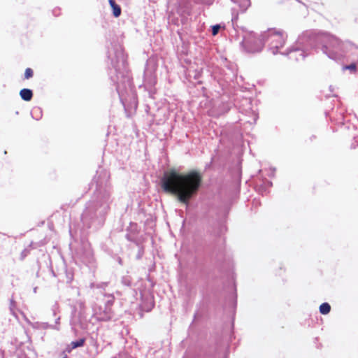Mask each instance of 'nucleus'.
Returning <instances> with one entry per match:
<instances>
[{
	"mask_svg": "<svg viewBox=\"0 0 358 358\" xmlns=\"http://www.w3.org/2000/svg\"><path fill=\"white\" fill-rule=\"evenodd\" d=\"M220 29V24H215L212 27V34L213 36H215L218 34L219 30Z\"/></svg>",
	"mask_w": 358,
	"mask_h": 358,
	"instance_id": "21",
	"label": "nucleus"
},
{
	"mask_svg": "<svg viewBox=\"0 0 358 358\" xmlns=\"http://www.w3.org/2000/svg\"><path fill=\"white\" fill-rule=\"evenodd\" d=\"M52 310L53 315L55 316L57 315V311L59 310V306L57 303L52 306Z\"/></svg>",
	"mask_w": 358,
	"mask_h": 358,
	"instance_id": "24",
	"label": "nucleus"
},
{
	"mask_svg": "<svg viewBox=\"0 0 358 358\" xmlns=\"http://www.w3.org/2000/svg\"><path fill=\"white\" fill-rule=\"evenodd\" d=\"M24 320H25L26 322L34 329H37V330H45V329H56V330L59 329V328H58L57 327L54 326L52 324H50L48 322H32L26 317H24Z\"/></svg>",
	"mask_w": 358,
	"mask_h": 358,
	"instance_id": "9",
	"label": "nucleus"
},
{
	"mask_svg": "<svg viewBox=\"0 0 358 358\" xmlns=\"http://www.w3.org/2000/svg\"><path fill=\"white\" fill-rule=\"evenodd\" d=\"M85 251L80 255V257L84 263H90L93 260V252L90 245L88 243L84 245Z\"/></svg>",
	"mask_w": 358,
	"mask_h": 358,
	"instance_id": "10",
	"label": "nucleus"
},
{
	"mask_svg": "<svg viewBox=\"0 0 358 358\" xmlns=\"http://www.w3.org/2000/svg\"><path fill=\"white\" fill-rule=\"evenodd\" d=\"M108 54L111 65L108 73L110 79L115 85L120 100L122 101L125 94L132 92V82L127 69V57L120 45H113Z\"/></svg>",
	"mask_w": 358,
	"mask_h": 358,
	"instance_id": "4",
	"label": "nucleus"
},
{
	"mask_svg": "<svg viewBox=\"0 0 358 358\" xmlns=\"http://www.w3.org/2000/svg\"><path fill=\"white\" fill-rule=\"evenodd\" d=\"M201 183V176L196 171L181 174L174 170L165 172L161 179V187L166 192L176 196L178 200L189 205V200L197 193Z\"/></svg>",
	"mask_w": 358,
	"mask_h": 358,
	"instance_id": "3",
	"label": "nucleus"
},
{
	"mask_svg": "<svg viewBox=\"0 0 358 358\" xmlns=\"http://www.w3.org/2000/svg\"><path fill=\"white\" fill-rule=\"evenodd\" d=\"M32 117L36 120H38L42 117V110L40 108H34L31 113Z\"/></svg>",
	"mask_w": 358,
	"mask_h": 358,
	"instance_id": "16",
	"label": "nucleus"
},
{
	"mask_svg": "<svg viewBox=\"0 0 358 358\" xmlns=\"http://www.w3.org/2000/svg\"><path fill=\"white\" fill-rule=\"evenodd\" d=\"M331 310V306L328 303H323L320 306V312L321 314H328Z\"/></svg>",
	"mask_w": 358,
	"mask_h": 358,
	"instance_id": "17",
	"label": "nucleus"
},
{
	"mask_svg": "<svg viewBox=\"0 0 358 358\" xmlns=\"http://www.w3.org/2000/svg\"><path fill=\"white\" fill-rule=\"evenodd\" d=\"M118 262L120 264H122V259L120 258L118 259Z\"/></svg>",
	"mask_w": 358,
	"mask_h": 358,
	"instance_id": "27",
	"label": "nucleus"
},
{
	"mask_svg": "<svg viewBox=\"0 0 358 358\" xmlns=\"http://www.w3.org/2000/svg\"><path fill=\"white\" fill-rule=\"evenodd\" d=\"M157 70V64L151 61H148L144 71V87L148 92L149 96L154 98L156 93L155 85L157 83V77L155 71Z\"/></svg>",
	"mask_w": 358,
	"mask_h": 358,
	"instance_id": "6",
	"label": "nucleus"
},
{
	"mask_svg": "<svg viewBox=\"0 0 358 358\" xmlns=\"http://www.w3.org/2000/svg\"><path fill=\"white\" fill-rule=\"evenodd\" d=\"M30 250L29 248H25L22 250L21 252V259H24L29 254Z\"/></svg>",
	"mask_w": 358,
	"mask_h": 358,
	"instance_id": "22",
	"label": "nucleus"
},
{
	"mask_svg": "<svg viewBox=\"0 0 358 358\" xmlns=\"http://www.w3.org/2000/svg\"><path fill=\"white\" fill-rule=\"evenodd\" d=\"M33 70L30 68H27L24 72V78L29 79L33 76Z\"/></svg>",
	"mask_w": 358,
	"mask_h": 358,
	"instance_id": "20",
	"label": "nucleus"
},
{
	"mask_svg": "<svg viewBox=\"0 0 358 358\" xmlns=\"http://www.w3.org/2000/svg\"><path fill=\"white\" fill-rule=\"evenodd\" d=\"M272 186V182L268 180H265L262 182V184L259 185L258 187L259 192L262 194H267L268 189Z\"/></svg>",
	"mask_w": 358,
	"mask_h": 358,
	"instance_id": "14",
	"label": "nucleus"
},
{
	"mask_svg": "<svg viewBox=\"0 0 358 358\" xmlns=\"http://www.w3.org/2000/svg\"><path fill=\"white\" fill-rule=\"evenodd\" d=\"M343 69H349L351 71H355L356 70V64H351L350 65L345 66L343 67Z\"/></svg>",
	"mask_w": 358,
	"mask_h": 358,
	"instance_id": "23",
	"label": "nucleus"
},
{
	"mask_svg": "<svg viewBox=\"0 0 358 358\" xmlns=\"http://www.w3.org/2000/svg\"><path fill=\"white\" fill-rule=\"evenodd\" d=\"M322 45V52L331 59L338 60L343 57L345 44L338 38L327 33H316L313 31L303 32L295 43L286 52H280L290 59L303 61L312 49Z\"/></svg>",
	"mask_w": 358,
	"mask_h": 358,
	"instance_id": "1",
	"label": "nucleus"
},
{
	"mask_svg": "<svg viewBox=\"0 0 358 358\" xmlns=\"http://www.w3.org/2000/svg\"><path fill=\"white\" fill-rule=\"evenodd\" d=\"M261 36L264 43H268V51L274 55L278 53L280 54L281 52L279 50L283 48L287 38L283 31L274 28L267 29L261 34Z\"/></svg>",
	"mask_w": 358,
	"mask_h": 358,
	"instance_id": "5",
	"label": "nucleus"
},
{
	"mask_svg": "<svg viewBox=\"0 0 358 358\" xmlns=\"http://www.w3.org/2000/svg\"><path fill=\"white\" fill-rule=\"evenodd\" d=\"M34 293H36L37 292V287H34Z\"/></svg>",
	"mask_w": 358,
	"mask_h": 358,
	"instance_id": "26",
	"label": "nucleus"
},
{
	"mask_svg": "<svg viewBox=\"0 0 358 358\" xmlns=\"http://www.w3.org/2000/svg\"><path fill=\"white\" fill-rule=\"evenodd\" d=\"M236 3H238V6L242 10V12H245L248 8L250 6V0H231Z\"/></svg>",
	"mask_w": 358,
	"mask_h": 358,
	"instance_id": "15",
	"label": "nucleus"
},
{
	"mask_svg": "<svg viewBox=\"0 0 358 358\" xmlns=\"http://www.w3.org/2000/svg\"><path fill=\"white\" fill-rule=\"evenodd\" d=\"M113 315L110 308L106 307L103 313L98 315V320L101 321H108L112 319Z\"/></svg>",
	"mask_w": 358,
	"mask_h": 358,
	"instance_id": "11",
	"label": "nucleus"
},
{
	"mask_svg": "<svg viewBox=\"0 0 358 358\" xmlns=\"http://www.w3.org/2000/svg\"><path fill=\"white\" fill-rule=\"evenodd\" d=\"M122 283L124 285L127 286V287L131 286V279L130 276H129V275L123 276L122 278Z\"/></svg>",
	"mask_w": 358,
	"mask_h": 358,
	"instance_id": "19",
	"label": "nucleus"
},
{
	"mask_svg": "<svg viewBox=\"0 0 358 358\" xmlns=\"http://www.w3.org/2000/svg\"><path fill=\"white\" fill-rule=\"evenodd\" d=\"M241 45L247 52L255 53L262 50L264 43L261 35L257 37L255 33L250 32L243 36Z\"/></svg>",
	"mask_w": 358,
	"mask_h": 358,
	"instance_id": "7",
	"label": "nucleus"
},
{
	"mask_svg": "<svg viewBox=\"0 0 358 358\" xmlns=\"http://www.w3.org/2000/svg\"><path fill=\"white\" fill-rule=\"evenodd\" d=\"M59 321H60V317H57L55 320V326L57 327L58 328H59Z\"/></svg>",
	"mask_w": 358,
	"mask_h": 358,
	"instance_id": "25",
	"label": "nucleus"
},
{
	"mask_svg": "<svg viewBox=\"0 0 358 358\" xmlns=\"http://www.w3.org/2000/svg\"><path fill=\"white\" fill-rule=\"evenodd\" d=\"M109 4L113 9V14L115 17H117L121 14V8L117 5L115 0H108Z\"/></svg>",
	"mask_w": 358,
	"mask_h": 358,
	"instance_id": "13",
	"label": "nucleus"
},
{
	"mask_svg": "<svg viewBox=\"0 0 358 358\" xmlns=\"http://www.w3.org/2000/svg\"><path fill=\"white\" fill-rule=\"evenodd\" d=\"M109 178L110 176L106 171H101L94 178L96 189L86 203L80 217L83 227L87 229L101 227L110 210L113 202V188Z\"/></svg>",
	"mask_w": 358,
	"mask_h": 358,
	"instance_id": "2",
	"label": "nucleus"
},
{
	"mask_svg": "<svg viewBox=\"0 0 358 358\" xmlns=\"http://www.w3.org/2000/svg\"><path fill=\"white\" fill-rule=\"evenodd\" d=\"M85 338H80L77 341H72L71 343V348L73 349L74 348H78V347H82L85 344Z\"/></svg>",
	"mask_w": 358,
	"mask_h": 358,
	"instance_id": "18",
	"label": "nucleus"
},
{
	"mask_svg": "<svg viewBox=\"0 0 358 358\" xmlns=\"http://www.w3.org/2000/svg\"><path fill=\"white\" fill-rule=\"evenodd\" d=\"M64 358H66V357H64Z\"/></svg>",
	"mask_w": 358,
	"mask_h": 358,
	"instance_id": "28",
	"label": "nucleus"
},
{
	"mask_svg": "<svg viewBox=\"0 0 358 358\" xmlns=\"http://www.w3.org/2000/svg\"><path fill=\"white\" fill-rule=\"evenodd\" d=\"M243 106H245L246 108H241V112L244 113L246 115L252 117L251 120H248L250 124L255 123L257 118V113L251 108V101L248 99H244L243 100Z\"/></svg>",
	"mask_w": 358,
	"mask_h": 358,
	"instance_id": "8",
	"label": "nucleus"
},
{
	"mask_svg": "<svg viewBox=\"0 0 358 358\" xmlns=\"http://www.w3.org/2000/svg\"><path fill=\"white\" fill-rule=\"evenodd\" d=\"M20 95L22 99L26 101H29L32 99L33 92L32 90L24 88L20 90Z\"/></svg>",
	"mask_w": 358,
	"mask_h": 358,
	"instance_id": "12",
	"label": "nucleus"
}]
</instances>
